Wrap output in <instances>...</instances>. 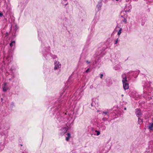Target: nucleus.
Segmentation results:
<instances>
[{
  "label": "nucleus",
  "instance_id": "obj_1",
  "mask_svg": "<svg viewBox=\"0 0 153 153\" xmlns=\"http://www.w3.org/2000/svg\"><path fill=\"white\" fill-rule=\"evenodd\" d=\"M60 108V106H59L56 108L55 112L53 114L55 115V116L56 117L58 120L59 122H61L63 121L64 118L61 116L59 112V111L61 109Z\"/></svg>",
  "mask_w": 153,
  "mask_h": 153
},
{
  "label": "nucleus",
  "instance_id": "obj_2",
  "mask_svg": "<svg viewBox=\"0 0 153 153\" xmlns=\"http://www.w3.org/2000/svg\"><path fill=\"white\" fill-rule=\"evenodd\" d=\"M152 91H150L148 93L146 92L145 91L143 93V97L147 100H152L151 102L152 103L153 102V92L152 95L151 93Z\"/></svg>",
  "mask_w": 153,
  "mask_h": 153
},
{
  "label": "nucleus",
  "instance_id": "obj_3",
  "mask_svg": "<svg viewBox=\"0 0 153 153\" xmlns=\"http://www.w3.org/2000/svg\"><path fill=\"white\" fill-rule=\"evenodd\" d=\"M151 82H145L144 87H143V93L145 91L148 93L150 91H152V88H151Z\"/></svg>",
  "mask_w": 153,
  "mask_h": 153
},
{
  "label": "nucleus",
  "instance_id": "obj_4",
  "mask_svg": "<svg viewBox=\"0 0 153 153\" xmlns=\"http://www.w3.org/2000/svg\"><path fill=\"white\" fill-rule=\"evenodd\" d=\"M153 149V141L151 140L148 143V146L146 148V152L150 153L152 150Z\"/></svg>",
  "mask_w": 153,
  "mask_h": 153
},
{
  "label": "nucleus",
  "instance_id": "obj_5",
  "mask_svg": "<svg viewBox=\"0 0 153 153\" xmlns=\"http://www.w3.org/2000/svg\"><path fill=\"white\" fill-rule=\"evenodd\" d=\"M105 50V48H98V53H97V56H102L105 54L104 51Z\"/></svg>",
  "mask_w": 153,
  "mask_h": 153
},
{
  "label": "nucleus",
  "instance_id": "obj_6",
  "mask_svg": "<svg viewBox=\"0 0 153 153\" xmlns=\"http://www.w3.org/2000/svg\"><path fill=\"white\" fill-rule=\"evenodd\" d=\"M45 51V53L43 54L44 56L47 59H48L47 58V55L48 54H50V47L48 46V47H46Z\"/></svg>",
  "mask_w": 153,
  "mask_h": 153
},
{
  "label": "nucleus",
  "instance_id": "obj_7",
  "mask_svg": "<svg viewBox=\"0 0 153 153\" xmlns=\"http://www.w3.org/2000/svg\"><path fill=\"white\" fill-rule=\"evenodd\" d=\"M54 69L55 70L60 69L61 67V64L59 62L56 60L54 62Z\"/></svg>",
  "mask_w": 153,
  "mask_h": 153
},
{
  "label": "nucleus",
  "instance_id": "obj_8",
  "mask_svg": "<svg viewBox=\"0 0 153 153\" xmlns=\"http://www.w3.org/2000/svg\"><path fill=\"white\" fill-rule=\"evenodd\" d=\"M11 77L9 79V80L10 81L13 82L14 81V79L16 77V74L15 72H10Z\"/></svg>",
  "mask_w": 153,
  "mask_h": 153
},
{
  "label": "nucleus",
  "instance_id": "obj_9",
  "mask_svg": "<svg viewBox=\"0 0 153 153\" xmlns=\"http://www.w3.org/2000/svg\"><path fill=\"white\" fill-rule=\"evenodd\" d=\"M67 131V128L66 127L62 128H61L60 132L61 135H63L66 133Z\"/></svg>",
  "mask_w": 153,
  "mask_h": 153
},
{
  "label": "nucleus",
  "instance_id": "obj_10",
  "mask_svg": "<svg viewBox=\"0 0 153 153\" xmlns=\"http://www.w3.org/2000/svg\"><path fill=\"white\" fill-rule=\"evenodd\" d=\"M68 19L66 17L64 18L62 20V22L64 25L68 24Z\"/></svg>",
  "mask_w": 153,
  "mask_h": 153
},
{
  "label": "nucleus",
  "instance_id": "obj_11",
  "mask_svg": "<svg viewBox=\"0 0 153 153\" xmlns=\"http://www.w3.org/2000/svg\"><path fill=\"white\" fill-rule=\"evenodd\" d=\"M122 77L123 78V80H122L123 84H124V83H128L127 77L126 76L124 77V74H122Z\"/></svg>",
  "mask_w": 153,
  "mask_h": 153
},
{
  "label": "nucleus",
  "instance_id": "obj_12",
  "mask_svg": "<svg viewBox=\"0 0 153 153\" xmlns=\"http://www.w3.org/2000/svg\"><path fill=\"white\" fill-rule=\"evenodd\" d=\"M136 115L138 117L141 116L142 115V113L138 109H136Z\"/></svg>",
  "mask_w": 153,
  "mask_h": 153
},
{
  "label": "nucleus",
  "instance_id": "obj_13",
  "mask_svg": "<svg viewBox=\"0 0 153 153\" xmlns=\"http://www.w3.org/2000/svg\"><path fill=\"white\" fill-rule=\"evenodd\" d=\"M123 87L124 89L126 90L128 88V83H124L123 84Z\"/></svg>",
  "mask_w": 153,
  "mask_h": 153
},
{
  "label": "nucleus",
  "instance_id": "obj_14",
  "mask_svg": "<svg viewBox=\"0 0 153 153\" xmlns=\"http://www.w3.org/2000/svg\"><path fill=\"white\" fill-rule=\"evenodd\" d=\"M148 128L150 131H153V123H150L149 124Z\"/></svg>",
  "mask_w": 153,
  "mask_h": 153
},
{
  "label": "nucleus",
  "instance_id": "obj_15",
  "mask_svg": "<svg viewBox=\"0 0 153 153\" xmlns=\"http://www.w3.org/2000/svg\"><path fill=\"white\" fill-rule=\"evenodd\" d=\"M66 135L67 136L66 137V140L68 141L71 137V134L69 133H67Z\"/></svg>",
  "mask_w": 153,
  "mask_h": 153
},
{
  "label": "nucleus",
  "instance_id": "obj_16",
  "mask_svg": "<svg viewBox=\"0 0 153 153\" xmlns=\"http://www.w3.org/2000/svg\"><path fill=\"white\" fill-rule=\"evenodd\" d=\"M61 2L63 5H66L68 3L67 0H62Z\"/></svg>",
  "mask_w": 153,
  "mask_h": 153
},
{
  "label": "nucleus",
  "instance_id": "obj_17",
  "mask_svg": "<svg viewBox=\"0 0 153 153\" xmlns=\"http://www.w3.org/2000/svg\"><path fill=\"white\" fill-rule=\"evenodd\" d=\"M101 6L102 4L101 3H99V2L97 6V8L98 10H100Z\"/></svg>",
  "mask_w": 153,
  "mask_h": 153
},
{
  "label": "nucleus",
  "instance_id": "obj_18",
  "mask_svg": "<svg viewBox=\"0 0 153 153\" xmlns=\"http://www.w3.org/2000/svg\"><path fill=\"white\" fill-rule=\"evenodd\" d=\"M16 70V68L15 67L14 65H13L11 67V68L10 69V71H11V72H15V71Z\"/></svg>",
  "mask_w": 153,
  "mask_h": 153
},
{
  "label": "nucleus",
  "instance_id": "obj_19",
  "mask_svg": "<svg viewBox=\"0 0 153 153\" xmlns=\"http://www.w3.org/2000/svg\"><path fill=\"white\" fill-rule=\"evenodd\" d=\"M2 88L4 92L6 91L8 89V87L7 86H2Z\"/></svg>",
  "mask_w": 153,
  "mask_h": 153
},
{
  "label": "nucleus",
  "instance_id": "obj_20",
  "mask_svg": "<svg viewBox=\"0 0 153 153\" xmlns=\"http://www.w3.org/2000/svg\"><path fill=\"white\" fill-rule=\"evenodd\" d=\"M138 123L139 124H142L143 123V120L142 119L138 117Z\"/></svg>",
  "mask_w": 153,
  "mask_h": 153
},
{
  "label": "nucleus",
  "instance_id": "obj_21",
  "mask_svg": "<svg viewBox=\"0 0 153 153\" xmlns=\"http://www.w3.org/2000/svg\"><path fill=\"white\" fill-rule=\"evenodd\" d=\"M92 36H91V35H90L88 36V40H87V42H86L87 43L89 44L90 43V41L91 38Z\"/></svg>",
  "mask_w": 153,
  "mask_h": 153
},
{
  "label": "nucleus",
  "instance_id": "obj_22",
  "mask_svg": "<svg viewBox=\"0 0 153 153\" xmlns=\"http://www.w3.org/2000/svg\"><path fill=\"white\" fill-rule=\"evenodd\" d=\"M101 129L102 130H104L105 129L106 127L105 125L102 124L100 127Z\"/></svg>",
  "mask_w": 153,
  "mask_h": 153
},
{
  "label": "nucleus",
  "instance_id": "obj_23",
  "mask_svg": "<svg viewBox=\"0 0 153 153\" xmlns=\"http://www.w3.org/2000/svg\"><path fill=\"white\" fill-rule=\"evenodd\" d=\"M50 55L51 56L52 58L53 59H55L57 58V56L56 55L54 54H52L51 53H50Z\"/></svg>",
  "mask_w": 153,
  "mask_h": 153
},
{
  "label": "nucleus",
  "instance_id": "obj_24",
  "mask_svg": "<svg viewBox=\"0 0 153 153\" xmlns=\"http://www.w3.org/2000/svg\"><path fill=\"white\" fill-rule=\"evenodd\" d=\"M18 27L16 25L14 27V30L15 31V32H16V31L18 29Z\"/></svg>",
  "mask_w": 153,
  "mask_h": 153
},
{
  "label": "nucleus",
  "instance_id": "obj_25",
  "mask_svg": "<svg viewBox=\"0 0 153 153\" xmlns=\"http://www.w3.org/2000/svg\"><path fill=\"white\" fill-rule=\"evenodd\" d=\"M109 111L107 110L106 111H103L102 112V114H106V115H108V114H109Z\"/></svg>",
  "mask_w": 153,
  "mask_h": 153
},
{
  "label": "nucleus",
  "instance_id": "obj_26",
  "mask_svg": "<svg viewBox=\"0 0 153 153\" xmlns=\"http://www.w3.org/2000/svg\"><path fill=\"white\" fill-rule=\"evenodd\" d=\"M15 106L14 103L12 102L10 105V107L11 108H13Z\"/></svg>",
  "mask_w": 153,
  "mask_h": 153
},
{
  "label": "nucleus",
  "instance_id": "obj_27",
  "mask_svg": "<svg viewBox=\"0 0 153 153\" xmlns=\"http://www.w3.org/2000/svg\"><path fill=\"white\" fill-rule=\"evenodd\" d=\"M122 30V28H121L119 30V31H118V33H117V35L118 36H120V34H121V33Z\"/></svg>",
  "mask_w": 153,
  "mask_h": 153
},
{
  "label": "nucleus",
  "instance_id": "obj_28",
  "mask_svg": "<svg viewBox=\"0 0 153 153\" xmlns=\"http://www.w3.org/2000/svg\"><path fill=\"white\" fill-rule=\"evenodd\" d=\"M95 132L97 133V134H96L97 136H98L100 135V131H97V130H96L95 131Z\"/></svg>",
  "mask_w": 153,
  "mask_h": 153
},
{
  "label": "nucleus",
  "instance_id": "obj_29",
  "mask_svg": "<svg viewBox=\"0 0 153 153\" xmlns=\"http://www.w3.org/2000/svg\"><path fill=\"white\" fill-rule=\"evenodd\" d=\"M102 120L103 121H108V119L105 117H104L102 118Z\"/></svg>",
  "mask_w": 153,
  "mask_h": 153
},
{
  "label": "nucleus",
  "instance_id": "obj_30",
  "mask_svg": "<svg viewBox=\"0 0 153 153\" xmlns=\"http://www.w3.org/2000/svg\"><path fill=\"white\" fill-rule=\"evenodd\" d=\"M91 71V70H90L89 69V68H88V69H87L86 71H85V72L86 73H88V72H89L90 71Z\"/></svg>",
  "mask_w": 153,
  "mask_h": 153
},
{
  "label": "nucleus",
  "instance_id": "obj_31",
  "mask_svg": "<svg viewBox=\"0 0 153 153\" xmlns=\"http://www.w3.org/2000/svg\"><path fill=\"white\" fill-rule=\"evenodd\" d=\"M7 83L6 82H4L2 86H7Z\"/></svg>",
  "mask_w": 153,
  "mask_h": 153
},
{
  "label": "nucleus",
  "instance_id": "obj_32",
  "mask_svg": "<svg viewBox=\"0 0 153 153\" xmlns=\"http://www.w3.org/2000/svg\"><path fill=\"white\" fill-rule=\"evenodd\" d=\"M118 39H117L115 42L114 44H117L118 42Z\"/></svg>",
  "mask_w": 153,
  "mask_h": 153
},
{
  "label": "nucleus",
  "instance_id": "obj_33",
  "mask_svg": "<svg viewBox=\"0 0 153 153\" xmlns=\"http://www.w3.org/2000/svg\"><path fill=\"white\" fill-rule=\"evenodd\" d=\"M103 76V75L102 74H100V78H101V79H102V77Z\"/></svg>",
  "mask_w": 153,
  "mask_h": 153
},
{
  "label": "nucleus",
  "instance_id": "obj_34",
  "mask_svg": "<svg viewBox=\"0 0 153 153\" xmlns=\"http://www.w3.org/2000/svg\"><path fill=\"white\" fill-rule=\"evenodd\" d=\"M123 22H124L125 23H126L127 22V20H126V19H124L123 20Z\"/></svg>",
  "mask_w": 153,
  "mask_h": 153
},
{
  "label": "nucleus",
  "instance_id": "obj_35",
  "mask_svg": "<svg viewBox=\"0 0 153 153\" xmlns=\"http://www.w3.org/2000/svg\"><path fill=\"white\" fill-rule=\"evenodd\" d=\"M3 16V14L1 12H0V17H2Z\"/></svg>",
  "mask_w": 153,
  "mask_h": 153
},
{
  "label": "nucleus",
  "instance_id": "obj_36",
  "mask_svg": "<svg viewBox=\"0 0 153 153\" xmlns=\"http://www.w3.org/2000/svg\"><path fill=\"white\" fill-rule=\"evenodd\" d=\"M10 47H12L13 46V43H12L10 42Z\"/></svg>",
  "mask_w": 153,
  "mask_h": 153
},
{
  "label": "nucleus",
  "instance_id": "obj_37",
  "mask_svg": "<svg viewBox=\"0 0 153 153\" xmlns=\"http://www.w3.org/2000/svg\"><path fill=\"white\" fill-rule=\"evenodd\" d=\"M86 63H87V64H89V63H91V62L89 61H88V60H87L86 61Z\"/></svg>",
  "mask_w": 153,
  "mask_h": 153
},
{
  "label": "nucleus",
  "instance_id": "obj_38",
  "mask_svg": "<svg viewBox=\"0 0 153 153\" xmlns=\"http://www.w3.org/2000/svg\"><path fill=\"white\" fill-rule=\"evenodd\" d=\"M130 9H129L128 10H125V12H130Z\"/></svg>",
  "mask_w": 153,
  "mask_h": 153
},
{
  "label": "nucleus",
  "instance_id": "obj_39",
  "mask_svg": "<svg viewBox=\"0 0 153 153\" xmlns=\"http://www.w3.org/2000/svg\"><path fill=\"white\" fill-rule=\"evenodd\" d=\"M95 64H97V61H95V63H94H94H93V65H95Z\"/></svg>",
  "mask_w": 153,
  "mask_h": 153
},
{
  "label": "nucleus",
  "instance_id": "obj_40",
  "mask_svg": "<svg viewBox=\"0 0 153 153\" xmlns=\"http://www.w3.org/2000/svg\"><path fill=\"white\" fill-rule=\"evenodd\" d=\"M11 42V43H14V44H15V41H12Z\"/></svg>",
  "mask_w": 153,
  "mask_h": 153
},
{
  "label": "nucleus",
  "instance_id": "obj_41",
  "mask_svg": "<svg viewBox=\"0 0 153 153\" xmlns=\"http://www.w3.org/2000/svg\"><path fill=\"white\" fill-rule=\"evenodd\" d=\"M4 20L6 21H7V19H6V18H4Z\"/></svg>",
  "mask_w": 153,
  "mask_h": 153
},
{
  "label": "nucleus",
  "instance_id": "obj_42",
  "mask_svg": "<svg viewBox=\"0 0 153 153\" xmlns=\"http://www.w3.org/2000/svg\"><path fill=\"white\" fill-rule=\"evenodd\" d=\"M69 82V80H68V81L67 82V85H68V83Z\"/></svg>",
  "mask_w": 153,
  "mask_h": 153
},
{
  "label": "nucleus",
  "instance_id": "obj_43",
  "mask_svg": "<svg viewBox=\"0 0 153 153\" xmlns=\"http://www.w3.org/2000/svg\"><path fill=\"white\" fill-rule=\"evenodd\" d=\"M124 109L125 110H126V108L125 107V108H124Z\"/></svg>",
  "mask_w": 153,
  "mask_h": 153
},
{
  "label": "nucleus",
  "instance_id": "obj_44",
  "mask_svg": "<svg viewBox=\"0 0 153 153\" xmlns=\"http://www.w3.org/2000/svg\"><path fill=\"white\" fill-rule=\"evenodd\" d=\"M136 72H137L136 71L134 72V73H135V74H137Z\"/></svg>",
  "mask_w": 153,
  "mask_h": 153
},
{
  "label": "nucleus",
  "instance_id": "obj_45",
  "mask_svg": "<svg viewBox=\"0 0 153 153\" xmlns=\"http://www.w3.org/2000/svg\"><path fill=\"white\" fill-rule=\"evenodd\" d=\"M121 96H122V97H123V96H124L123 94H122V95H121Z\"/></svg>",
  "mask_w": 153,
  "mask_h": 153
},
{
  "label": "nucleus",
  "instance_id": "obj_46",
  "mask_svg": "<svg viewBox=\"0 0 153 153\" xmlns=\"http://www.w3.org/2000/svg\"><path fill=\"white\" fill-rule=\"evenodd\" d=\"M6 34H8V32H7L6 33Z\"/></svg>",
  "mask_w": 153,
  "mask_h": 153
},
{
  "label": "nucleus",
  "instance_id": "obj_47",
  "mask_svg": "<svg viewBox=\"0 0 153 153\" xmlns=\"http://www.w3.org/2000/svg\"><path fill=\"white\" fill-rule=\"evenodd\" d=\"M116 0V1H118L119 0Z\"/></svg>",
  "mask_w": 153,
  "mask_h": 153
},
{
  "label": "nucleus",
  "instance_id": "obj_48",
  "mask_svg": "<svg viewBox=\"0 0 153 153\" xmlns=\"http://www.w3.org/2000/svg\"><path fill=\"white\" fill-rule=\"evenodd\" d=\"M21 146H22V144H21Z\"/></svg>",
  "mask_w": 153,
  "mask_h": 153
},
{
  "label": "nucleus",
  "instance_id": "obj_49",
  "mask_svg": "<svg viewBox=\"0 0 153 153\" xmlns=\"http://www.w3.org/2000/svg\"><path fill=\"white\" fill-rule=\"evenodd\" d=\"M112 0L113 1H114V0Z\"/></svg>",
  "mask_w": 153,
  "mask_h": 153
}]
</instances>
